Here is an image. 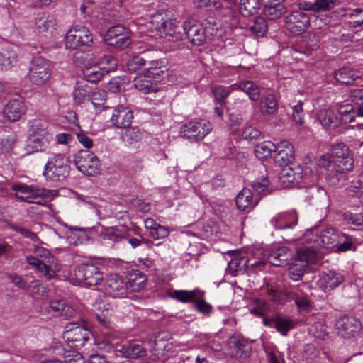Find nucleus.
Returning a JSON list of instances; mask_svg holds the SVG:
<instances>
[{"mask_svg": "<svg viewBox=\"0 0 363 363\" xmlns=\"http://www.w3.org/2000/svg\"><path fill=\"white\" fill-rule=\"evenodd\" d=\"M127 289L128 285L118 274L109 275L104 284L105 293L113 298L124 296Z\"/></svg>", "mask_w": 363, "mask_h": 363, "instance_id": "16", "label": "nucleus"}, {"mask_svg": "<svg viewBox=\"0 0 363 363\" xmlns=\"http://www.w3.org/2000/svg\"><path fill=\"white\" fill-rule=\"evenodd\" d=\"M18 61V55L16 51L9 48H2L0 50V71L11 69Z\"/></svg>", "mask_w": 363, "mask_h": 363, "instance_id": "37", "label": "nucleus"}, {"mask_svg": "<svg viewBox=\"0 0 363 363\" xmlns=\"http://www.w3.org/2000/svg\"><path fill=\"white\" fill-rule=\"evenodd\" d=\"M171 296L182 303L194 302L196 297L195 291L176 290L174 291Z\"/></svg>", "mask_w": 363, "mask_h": 363, "instance_id": "56", "label": "nucleus"}, {"mask_svg": "<svg viewBox=\"0 0 363 363\" xmlns=\"http://www.w3.org/2000/svg\"><path fill=\"white\" fill-rule=\"evenodd\" d=\"M349 23L353 28H363V8H357L353 10L349 16Z\"/></svg>", "mask_w": 363, "mask_h": 363, "instance_id": "62", "label": "nucleus"}, {"mask_svg": "<svg viewBox=\"0 0 363 363\" xmlns=\"http://www.w3.org/2000/svg\"><path fill=\"white\" fill-rule=\"evenodd\" d=\"M26 106L21 99L9 101L4 108V115L9 121L16 122L26 113Z\"/></svg>", "mask_w": 363, "mask_h": 363, "instance_id": "20", "label": "nucleus"}, {"mask_svg": "<svg viewBox=\"0 0 363 363\" xmlns=\"http://www.w3.org/2000/svg\"><path fill=\"white\" fill-rule=\"evenodd\" d=\"M74 164L77 168L84 174L93 176L100 172L99 160L88 150H81L77 153Z\"/></svg>", "mask_w": 363, "mask_h": 363, "instance_id": "7", "label": "nucleus"}, {"mask_svg": "<svg viewBox=\"0 0 363 363\" xmlns=\"http://www.w3.org/2000/svg\"><path fill=\"white\" fill-rule=\"evenodd\" d=\"M292 259V253L286 247H281L270 252L268 257L269 262L277 267H284L289 264Z\"/></svg>", "mask_w": 363, "mask_h": 363, "instance_id": "24", "label": "nucleus"}, {"mask_svg": "<svg viewBox=\"0 0 363 363\" xmlns=\"http://www.w3.org/2000/svg\"><path fill=\"white\" fill-rule=\"evenodd\" d=\"M258 264L257 262L250 264V259L245 257H235L228 262L227 272L233 276H236L239 272L242 273L247 272L249 266L255 267Z\"/></svg>", "mask_w": 363, "mask_h": 363, "instance_id": "31", "label": "nucleus"}, {"mask_svg": "<svg viewBox=\"0 0 363 363\" xmlns=\"http://www.w3.org/2000/svg\"><path fill=\"white\" fill-rule=\"evenodd\" d=\"M333 167L338 171L347 173L354 167L353 157L348 147L343 143L333 146L332 150Z\"/></svg>", "mask_w": 363, "mask_h": 363, "instance_id": "9", "label": "nucleus"}, {"mask_svg": "<svg viewBox=\"0 0 363 363\" xmlns=\"http://www.w3.org/2000/svg\"><path fill=\"white\" fill-rule=\"evenodd\" d=\"M117 352L124 357L133 359L144 357L147 355V350L145 347L135 341L123 345L117 350Z\"/></svg>", "mask_w": 363, "mask_h": 363, "instance_id": "25", "label": "nucleus"}, {"mask_svg": "<svg viewBox=\"0 0 363 363\" xmlns=\"http://www.w3.org/2000/svg\"><path fill=\"white\" fill-rule=\"evenodd\" d=\"M259 109L262 115H274L277 112V101L272 94L263 95L259 101Z\"/></svg>", "mask_w": 363, "mask_h": 363, "instance_id": "36", "label": "nucleus"}, {"mask_svg": "<svg viewBox=\"0 0 363 363\" xmlns=\"http://www.w3.org/2000/svg\"><path fill=\"white\" fill-rule=\"evenodd\" d=\"M252 203V192L250 189L241 190L236 197V206L240 211H244Z\"/></svg>", "mask_w": 363, "mask_h": 363, "instance_id": "48", "label": "nucleus"}, {"mask_svg": "<svg viewBox=\"0 0 363 363\" xmlns=\"http://www.w3.org/2000/svg\"><path fill=\"white\" fill-rule=\"evenodd\" d=\"M319 259V253L315 248L308 247L300 248L297 250L294 262L289 268V277L294 281L300 280L308 265L317 263Z\"/></svg>", "mask_w": 363, "mask_h": 363, "instance_id": "2", "label": "nucleus"}, {"mask_svg": "<svg viewBox=\"0 0 363 363\" xmlns=\"http://www.w3.org/2000/svg\"><path fill=\"white\" fill-rule=\"evenodd\" d=\"M338 334L347 339L357 336L362 330L361 322L354 316L344 315L336 322Z\"/></svg>", "mask_w": 363, "mask_h": 363, "instance_id": "13", "label": "nucleus"}, {"mask_svg": "<svg viewBox=\"0 0 363 363\" xmlns=\"http://www.w3.org/2000/svg\"><path fill=\"white\" fill-rule=\"evenodd\" d=\"M310 25V18L303 11H294L286 17V27L292 33L299 35Z\"/></svg>", "mask_w": 363, "mask_h": 363, "instance_id": "14", "label": "nucleus"}, {"mask_svg": "<svg viewBox=\"0 0 363 363\" xmlns=\"http://www.w3.org/2000/svg\"><path fill=\"white\" fill-rule=\"evenodd\" d=\"M183 28L189 42L195 46L202 45L206 42L208 34L214 35L218 31V24L214 21H208L203 26L194 18L185 21Z\"/></svg>", "mask_w": 363, "mask_h": 363, "instance_id": "1", "label": "nucleus"}, {"mask_svg": "<svg viewBox=\"0 0 363 363\" xmlns=\"http://www.w3.org/2000/svg\"><path fill=\"white\" fill-rule=\"evenodd\" d=\"M104 40L109 47L121 50L126 49L132 43L131 31L121 24L113 26L106 31Z\"/></svg>", "mask_w": 363, "mask_h": 363, "instance_id": "4", "label": "nucleus"}, {"mask_svg": "<svg viewBox=\"0 0 363 363\" xmlns=\"http://www.w3.org/2000/svg\"><path fill=\"white\" fill-rule=\"evenodd\" d=\"M336 247V251L338 252H347L351 250H354L353 237L345 233L340 235V241Z\"/></svg>", "mask_w": 363, "mask_h": 363, "instance_id": "54", "label": "nucleus"}, {"mask_svg": "<svg viewBox=\"0 0 363 363\" xmlns=\"http://www.w3.org/2000/svg\"><path fill=\"white\" fill-rule=\"evenodd\" d=\"M51 76L50 64L41 56L33 59L29 67L28 77L35 85L42 86L48 83Z\"/></svg>", "mask_w": 363, "mask_h": 363, "instance_id": "5", "label": "nucleus"}, {"mask_svg": "<svg viewBox=\"0 0 363 363\" xmlns=\"http://www.w3.org/2000/svg\"><path fill=\"white\" fill-rule=\"evenodd\" d=\"M56 24L55 16L49 13H39L35 19V25L40 33L52 34Z\"/></svg>", "mask_w": 363, "mask_h": 363, "instance_id": "27", "label": "nucleus"}, {"mask_svg": "<svg viewBox=\"0 0 363 363\" xmlns=\"http://www.w3.org/2000/svg\"><path fill=\"white\" fill-rule=\"evenodd\" d=\"M259 0H241L240 10L243 16L256 14L260 9Z\"/></svg>", "mask_w": 363, "mask_h": 363, "instance_id": "47", "label": "nucleus"}, {"mask_svg": "<svg viewBox=\"0 0 363 363\" xmlns=\"http://www.w3.org/2000/svg\"><path fill=\"white\" fill-rule=\"evenodd\" d=\"M170 338V335L166 332L158 333L155 336L153 341L154 348L152 349V354L157 355L155 352L157 351H163L167 347V341Z\"/></svg>", "mask_w": 363, "mask_h": 363, "instance_id": "51", "label": "nucleus"}, {"mask_svg": "<svg viewBox=\"0 0 363 363\" xmlns=\"http://www.w3.org/2000/svg\"><path fill=\"white\" fill-rule=\"evenodd\" d=\"M334 77L340 83L352 84L359 79V75L350 68L342 67L334 72Z\"/></svg>", "mask_w": 363, "mask_h": 363, "instance_id": "42", "label": "nucleus"}, {"mask_svg": "<svg viewBox=\"0 0 363 363\" xmlns=\"http://www.w3.org/2000/svg\"><path fill=\"white\" fill-rule=\"evenodd\" d=\"M93 41L92 34L84 26H76L71 28L65 35V47L74 50L80 46H89Z\"/></svg>", "mask_w": 363, "mask_h": 363, "instance_id": "8", "label": "nucleus"}, {"mask_svg": "<svg viewBox=\"0 0 363 363\" xmlns=\"http://www.w3.org/2000/svg\"><path fill=\"white\" fill-rule=\"evenodd\" d=\"M26 259L29 264L33 266L39 273H42L48 279L55 277L56 272L52 267L53 263L44 262L32 255L26 256Z\"/></svg>", "mask_w": 363, "mask_h": 363, "instance_id": "28", "label": "nucleus"}, {"mask_svg": "<svg viewBox=\"0 0 363 363\" xmlns=\"http://www.w3.org/2000/svg\"><path fill=\"white\" fill-rule=\"evenodd\" d=\"M150 24L151 29L155 30L160 38H167L172 35L177 28L174 21L164 13H157L152 16Z\"/></svg>", "mask_w": 363, "mask_h": 363, "instance_id": "11", "label": "nucleus"}, {"mask_svg": "<svg viewBox=\"0 0 363 363\" xmlns=\"http://www.w3.org/2000/svg\"><path fill=\"white\" fill-rule=\"evenodd\" d=\"M233 90L239 89L246 93L250 99L256 101L260 96L259 86L250 80H242L232 85Z\"/></svg>", "mask_w": 363, "mask_h": 363, "instance_id": "34", "label": "nucleus"}, {"mask_svg": "<svg viewBox=\"0 0 363 363\" xmlns=\"http://www.w3.org/2000/svg\"><path fill=\"white\" fill-rule=\"evenodd\" d=\"M145 66L147 65H158L161 63L160 54L156 50H146L140 53Z\"/></svg>", "mask_w": 363, "mask_h": 363, "instance_id": "58", "label": "nucleus"}, {"mask_svg": "<svg viewBox=\"0 0 363 363\" xmlns=\"http://www.w3.org/2000/svg\"><path fill=\"white\" fill-rule=\"evenodd\" d=\"M274 162L280 167L289 165L294 159V150L292 145L286 140L279 142L274 150Z\"/></svg>", "mask_w": 363, "mask_h": 363, "instance_id": "15", "label": "nucleus"}, {"mask_svg": "<svg viewBox=\"0 0 363 363\" xmlns=\"http://www.w3.org/2000/svg\"><path fill=\"white\" fill-rule=\"evenodd\" d=\"M26 259L29 264L33 266L39 273H42L48 279L55 277L56 272L52 267L53 263L44 262L32 255L26 256Z\"/></svg>", "mask_w": 363, "mask_h": 363, "instance_id": "30", "label": "nucleus"}, {"mask_svg": "<svg viewBox=\"0 0 363 363\" xmlns=\"http://www.w3.org/2000/svg\"><path fill=\"white\" fill-rule=\"evenodd\" d=\"M121 138L125 143L130 145L141 140L142 132L137 127L128 128Z\"/></svg>", "mask_w": 363, "mask_h": 363, "instance_id": "55", "label": "nucleus"}, {"mask_svg": "<svg viewBox=\"0 0 363 363\" xmlns=\"http://www.w3.org/2000/svg\"><path fill=\"white\" fill-rule=\"evenodd\" d=\"M293 291H278L274 289L272 286L267 285L266 293L270 298L279 304H284L286 301H291V294Z\"/></svg>", "mask_w": 363, "mask_h": 363, "instance_id": "45", "label": "nucleus"}, {"mask_svg": "<svg viewBox=\"0 0 363 363\" xmlns=\"http://www.w3.org/2000/svg\"><path fill=\"white\" fill-rule=\"evenodd\" d=\"M50 308L55 316H64L69 318L76 315V310L64 300H52Z\"/></svg>", "mask_w": 363, "mask_h": 363, "instance_id": "33", "label": "nucleus"}, {"mask_svg": "<svg viewBox=\"0 0 363 363\" xmlns=\"http://www.w3.org/2000/svg\"><path fill=\"white\" fill-rule=\"evenodd\" d=\"M70 161L62 155H55L45 166L43 175L53 182L62 181L69 174Z\"/></svg>", "mask_w": 363, "mask_h": 363, "instance_id": "3", "label": "nucleus"}, {"mask_svg": "<svg viewBox=\"0 0 363 363\" xmlns=\"http://www.w3.org/2000/svg\"><path fill=\"white\" fill-rule=\"evenodd\" d=\"M27 192L23 194L28 196V199L31 200L30 203H35L38 205H45L46 203L45 199L49 198L51 195V191L44 188H37L33 186H28L26 189Z\"/></svg>", "mask_w": 363, "mask_h": 363, "instance_id": "32", "label": "nucleus"}, {"mask_svg": "<svg viewBox=\"0 0 363 363\" xmlns=\"http://www.w3.org/2000/svg\"><path fill=\"white\" fill-rule=\"evenodd\" d=\"M291 300L294 301L300 311L309 312L313 308V303L308 299V296L303 293L292 291Z\"/></svg>", "mask_w": 363, "mask_h": 363, "instance_id": "46", "label": "nucleus"}, {"mask_svg": "<svg viewBox=\"0 0 363 363\" xmlns=\"http://www.w3.org/2000/svg\"><path fill=\"white\" fill-rule=\"evenodd\" d=\"M65 330L68 342L74 347H84L91 336L90 331L77 323H69L65 326Z\"/></svg>", "mask_w": 363, "mask_h": 363, "instance_id": "12", "label": "nucleus"}, {"mask_svg": "<svg viewBox=\"0 0 363 363\" xmlns=\"http://www.w3.org/2000/svg\"><path fill=\"white\" fill-rule=\"evenodd\" d=\"M48 141V136L30 133V135L27 141V145L28 147H31L33 151H42L43 149L45 147Z\"/></svg>", "mask_w": 363, "mask_h": 363, "instance_id": "49", "label": "nucleus"}, {"mask_svg": "<svg viewBox=\"0 0 363 363\" xmlns=\"http://www.w3.org/2000/svg\"><path fill=\"white\" fill-rule=\"evenodd\" d=\"M342 218L351 225L356 226L363 225V215L362 213L353 214L350 212H345L342 214Z\"/></svg>", "mask_w": 363, "mask_h": 363, "instance_id": "63", "label": "nucleus"}, {"mask_svg": "<svg viewBox=\"0 0 363 363\" xmlns=\"http://www.w3.org/2000/svg\"><path fill=\"white\" fill-rule=\"evenodd\" d=\"M325 179L330 186L341 187L347 180V175L346 173L338 171V169H335L333 167L327 174Z\"/></svg>", "mask_w": 363, "mask_h": 363, "instance_id": "44", "label": "nucleus"}, {"mask_svg": "<svg viewBox=\"0 0 363 363\" xmlns=\"http://www.w3.org/2000/svg\"><path fill=\"white\" fill-rule=\"evenodd\" d=\"M92 55L90 51L77 50L74 54V62L78 66H86L90 64Z\"/></svg>", "mask_w": 363, "mask_h": 363, "instance_id": "59", "label": "nucleus"}, {"mask_svg": "<svg viewBox=\"0 0 363 363\" xmlns=\"http://www.w3.org/2000/svg\"><path fill=\"white\" fill-rule=\"evenodd\" d=\"M212 128V124L207 121H192L182 125L180 133L184 138L200 141L209 133Z\"/></svg>", "mask_w": 363, "mask_h": 363, "instance_id": "10", "label": "nucleus"}, {"mask_svg": "<svg viewBox=\"0 0 363 363\" xmlns=\"http://www.w3.org/2000/svg\"><path fill=\"white\" fill-rule=\"evenodd\" d=\"M48 122L43 119H34L30 121V131L31 133L48 137Z\"/></svg>", "mask_w": 363, "mask_h": 363, "instance_id": "52", "label": "nucleus"}, {"mask_svg": "<svg viewBox=\"0 0 363 363\" xmlns=\"http://www.w3.org/2000/svg\"><path fill=\"white\" fill-rule=\"evenodd\" d=\"M298 222V216L295 211H289L277 214L271 220L276 229H287L295 225Z\"/></svg>", "mask_w": 363, "mask_h": 363, "instance_id": "21", "label": "nucleus"}, {"mask_svg": "<svg viewBox=\"0 0 363 363\" xmlns=\"http://www.w3.org/2000/svg\"><path fill=\"white\" fill-rule=\"evenodd\" d=\"M282 169L279 173V179L284 186H287L291 183H298L304 179L301 175L302 172H295L294 169L288 166H282Z\"/></svg>", "mask_w": 363, "mask_h": 363, "instance_id": "35", "label": "nucleus"}, {"mask_svg": "<svg viewBox=\"0 0 363 363\" xmlns=\"http://www.w3.org/2000/svg\"><path fill=\"white\" fill-rule=\"evenodd\" d=\"M155 78L143 73L134 78L133 83L135 87L143 94H149L157 92L158 91L157 82Z\"/></svg>", "mask_w": 363, "mask_h": 363, "instance_id": "23", "label": "nucleus"}, {"mask_svg": "<svg viewBox=\"0 0 363 363\" xmlns=\"http://www.w3.org/2000/svg\"><path fill=\"white\" fill-rule=\"evenodd\" d=\"M169 235V230L163 225H157L152 231H149V235L154 240L164 239Z\"/></svg>", "mask_w": 363, "mask_h": 363, "instance_id": "64", "label": "nucleus"}, {"mask_svg": "<svg viewBox=\"0 0 363 363\" xmlns=\"http://www.w3.org/2000/svg\"><path fill=\"white\" fill-rule=\"evenodd\" d=\"M316 234L319 238L320 245L327 249L335 247L340 241V234L331 227L318 229Z\"/></svg>", "mask_w": 363, "mask_h": 363, "instance_id": "22", "label": "nucleus"}, {"mask_svg": "<svg viewBox=\"0 0 363 363\" xmlns=\"http://www.w3.org/2000/svg\"><path fill=\"white\" fill-rule=\"evenodd\" d=\"M154 65H155L154 63ZM144 73L155 78V81H163L167 76V69L165 62L161 60L160 65H147L144 69Z\"/></svg>", "mask_w": 363, "mask_h": 363, "instance_id": "41", "label": "nucleus"}, {"mask_svg": "<svg viewBox=\"0 0 363 363\" xmlns=\"http://www.w3.org/2000/svg\"><path fill=\"white\" fill-rule=\"evenodd\" d=\"M343 276L340 273L333 271L322 272L317 281V285L323 291L328 292L338 286L343 282Z\"/></svg>", "mask_w": 363, "mask_h": 363, "instance_id": "18", "label": "nucleus"}, {"mask_svg": "<svg viewBox=\"0 0 363 363\" xmlns=\"http://www.w3.org/2000/svg\"><path fill=\"white\" fill-rule=\"evenodd\" d=\"M26 259L29 264L33 266L39 273H42L48 279L55 277L56 272L52 267L53 263L44 262L32 255L26 256Z\"/></svg>", "mask_w": 363, "mask_h": 363, "instance_id": "29", "label": "nucleus"}, {"mask_svg": "<svg viewBox=\"0 0 363 363\" xmlns=\"http://www.w3.org/2000/svg\"><path fill=\"white\" fill-rule=\"evenodd\" d=\"M111 315L112 309H110L108 307L106 308V306H104L103 310L99 309V312L96 314L98 321L105 328L110 327Z\"/></svg>", "mask_w": 363, "mask_h": 363, "instance_id": "61", "label": "nucleus"}, {"mask_svg": "<svg viewBox=\"0 0 363 363\" xmlns=\"http://www.w3.org/2000/svg\"><path fill=\"white\" fill-rule=\"evenodd\" d=\"M78 281L87 286H97L103 281L104 274L101 269L93 263H82L74 269Z\"/></svg>", "mask_w": 363, "mask_h": 363, "instance_id": "6", "label": "nucleus"}, {"mask_svg": "<svg viewBox=\"0 0 363 363\" xmlns=\"http://www.w3.org/2000/svg\"><path fill=\"white\" fill-rule=\"evenodd\" d=\"M313 337L320 340H325L328 337L326 326L322 322L315 323L309 329Z\"/></svg>", "mask_w": 363, "mask_h": 363, "instance_id": "60", "label": "nucleus"}, {"mask_svg": "<svg viewBox=\"0 0 363 363\" xmlns=\"http://www.w3.org/2000/svg\"><path fill=\"white\" fill-rule=\"evenodd\" d=\"M286 12V6L279 2L266 3L264 8V15L271 20H275L280 18Z\"/></svg>", "mask_w": 363, "mask_h": 363, "instance_id": "43", "label": "nucleus"}, {"mask_svg": "<svg viewBox=\"0 0 363 363\" xmlns=\"http://www.w3.org/2000/svg\"><path fill=\"white\" fill-rule=\"evenodd\" d=\"M133 118V113L128 107L119 106L113 109L111 121L117 128H128Z\"/></svg>", "mask_w": 363, "mask_h": 363, "instance_id": "17", "label": "nucleus"}, {"mask_svg": "<svg viewBox=\"0 0 363 363\" xmlns=\"http://www.w3.org/2000/svg\"><path fill=\"white\" fill-rule=\"evenodd\" d=\"M146 281V276L143 273L136 270L130 274L128 280L125 284L128 285V288H130L131 291H138L145 286Z\"/></svg>", "mask_w": 363, "mask_h": 363, "instance_id": "40", "label": "nucleus"}, {"mask_svg": "<svg viewBox=\"0 0 363 363\" xmlns=\"http://www.w3.org/2000/svg\"><path fill=\"white\" fill-rule=\"evenodd\" d=\"M99 235L104 240L117 242L126 239L127 232L123 227H101Z\"/></svg>", "mask_w": 363, "mask_h": 363, "instance_id": "26", "label": "nucleus"}, {"mask_svg": "<svg viewBox=\"0 0 363 363\" xmlns=\"http://www.w3.org/2000/svg\"><path fill=\"white\" fill-rule=\"evenodd\" d=\"M106 70L105 69L100 68H89L86 69L84 72V77L86 79L87 82L96 83L100 81L105 74Z\"/></svg>", "mask_w": 363, "mask_h": 363, "instance_id": "53", "label": "nucleus"}, {"mask_svg": "<svg viewBox=\"0 0 363 363\" xmlns=\"http://www.w3.org/2000/svg\"><path fill=\"white\" fill-rule=\"evenodd\" d=\"M126 67L129 72L134 73L145 68V65L141 54L135 55L129 59L126 63Z\"/></svg>", "mask_w": 363, "mask_h": 363, "instance_id": "57", "label": "nucleus"}, {"mask_svg": "<svg viewBox=\"0 0 363 363\" xmlns=\"http://www.w3.org/2000/svg\"><path fill=\"white\" fill-rule=\"evenodd\" d=\"M318 119L325 128H335L338 125V117L331 109H322L318 113Z\"/></svg>", "mask_w": 363, "mask_h": 363, "instance_id": "39", "label": "nucleus"}, {"mask_svg": "<svg viewBox=\"0 0 363 363\" xmlns=\"http://www.w3.org/2000/svg\"><path fill=\"white\" fill-rule=\"evenodd\" d=\"M276 145L269 142L264 141L256 145L255 153L257 157L259 159H266L271 156L272 151L275 149Z\"/></svg>", "mask_w": 363, "mask_h": 363, "instance_id": "50", "label": "nucleus"}, {"mask_svg": "<svg viewBox=\"0 0 363 363\" xmlns=\"http://www.w3.org/2000/svg\"><path fill=\"white\" fill-rule=\"evenodd\" d=\"M263 323L266 326L275 328L278 332L284 336L294 326V321L289 317L281 315H277L272 318H264Z\"/></svg>", "mask_w": 363, "mask_h": 363, "instance_id": "19", "label": "nucleus"}, {"mask_svg": "<svg viewBox=\"0 0 363 363\" xmlns=\"http://www.w3.org/2000/svg\"><path fill=\"white\" fill-rule=\"evenodd\" d=\"M247 28L257 37H263L267 32L268 26L267 21L263 17H256L250 20L247 24Z\"/></svg>", "mask_w": 363, "mask_h": 363, "instance_id": "38", "label": "nucleus"}]
</instances>
